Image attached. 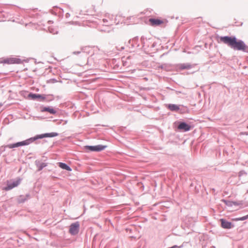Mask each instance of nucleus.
I'll return each mask as SVG.
<instances>
[{"label": "nucleus", "mask_w": 248, "mask_h": 248, "mask_svg": "<svg viewBox=\"0 0 248 248\" xmlns=\"http://www.w3.org/2000/svg\"><path fill=\"white\" fill-rule=\"evenodd\" d=\"M223 202L226 204V205H227L228 206H233L232 201L223 200Z\"/></svg>", "instance_id": "4be33fe9"}, {"label": "nucleus", "mask_w": 248, "mask_h": 248, "mask_svg": "<svg viewBox=\"0 0 248 248\" xmlns=\"http://www.w3.org/2000/svg\"><path fill=\"white\" fill-rule=\"evenodd\" d=\"M35 164L36 167L38 168V171H41L43 169V168H44L47 165V163L41 162L40 161L37 160L35 161Z\"/></svg>", "instance_id": "ddd939ff"}, {"label": "nucleus", "mask_w": 248, "mask_h": 248, "mask_svg": "<svg viewBox=\"0 0 248 248\" xmlns=\"http://www.w3.org/2000/svg\"><path fill=\"white\" fill-rule=\"evenodd\" d=\"M233 205H239L242 204V202H234L232 201Z\"/></svg>", "instance_id": "393cba45"}, {"label": "nucleus", "mask_w": 248, "mask_h": 248, "mask_svg": "<svg viewBox=\"0 0 248 248\" xmlns=\"http://www.w3.org/2000/svg\"><path fill=\"white\" fill-rule=\"evenodd\" d=\"M49 30L50 32H51L52 34H57V31H55V30L49 28Z\"/></svg>", "instance_id": "a878e982"}, {"label": "nucleus", "mask_w": 248, "mask_h": 248, "mask_svg": "<svg viewBox=\"0 0 248 248\" xmlns=\"http://www.w3.org/2000/svg\"><path fill=\"white\" fill-rule=\"evenodd\" d=\"M178 68L181 70L190 69L193 67V65L189 63H180L177 65Z\"/></svg>", "instance_id": "9b49d317"}, {"label": "nucleus", "mask_w": 248, "mask_h": 248, "mask_svg": "<svg viewBox=\"0 0 248 248\" xmlns=\"http://www.w3.org/2000/svg\"><path fill=\"white\" fill-rule=\"evenodd\" d=\"M220 221L221 226L224 229H229L233 227V225L232 224V222L228 221L225 219L221 218Z\"/></svg>", "instance_id": "9d476101"}, {"label": "nucleus", "mask_w": 248, "mask_h": 248, "mask_svg": "<svg viewBox=\"0 0 248 248\" xmlns=\"http://www.w3.org/2000/svg\"><path fill=\"white\" fill-rule=\"evenodd\" d=\"M21 62V60L20 59L16 58L5 59L1 62L2 63L7 64L20 63Z\"/></svg>", "instance_id": "1a4fd4ad"}, {"label": "nucleus", "mask_w": 248, "mask_h": 248, "mask_svg": "<svg viewBox=\"0 0 248 248\" xmlns=\"http://www.w3.org/2000/svg\"><path fill=\"white\" fill-rule=\"evenodd\" d=\"M140 41L143 48L146 49L149 47L150 39L147 40L144 36H142L140 38Z\"/></svg>", "instance_id": "4468645a"}, {"label": "nucleus", "mask_w": 248, "mask_h": 248, "mask_svg": "<svg viewBox=\"0 0 248 248\" xmlns=\"http://www.w3.org/2000/svg\"><path fill=\"white\" fill-rule=\"evenodd\" d=\"M2 106V104L1 103L0 104V108Z\"/></svg>", "instance_id": "7c9ffc66"}, {"label": "nucleus", "mask_w": 248, "mask_h": 248, "mask_svg": "<svg viewBox=\"0 0 248 248\" xmlns=\"http://www.w3.org/2000/svg\"><path fill=\"white\" fill-rule=\"evenodd\" d=\"M103 23L105 24L106 26H109L111 25V23L109 22L108 20L106 18H104L103 19Z\"/></svg>", "instance_id": "5701e85b"}, {"label": "nucleus", "mask_w": 248, "mask_h": 248, "mask_svg": "<svg viewBox=\"0 0 248 248\" xmlns=\"http://www.w3.org/2000/svg\"><path fill=\"white\" fill-rule=\"evenodd\" d=\"M167 108L172 111H178L180 108L179 106L176 104H169L167 105Z\"/></svg>", "instance_id": "dca6fc26"}, {"label": "nucleus", "mask_w": 248, "mask_h": 248, "mask_svg": "<svg viewBox=\"0 0 248 248\" xmlns=\"http://www.w3.org/2000/svg\"><path fill=\"white\" fill-rule=\"evenodd\" d=\"M177 128L183 131H188L191 129V126L185 122H179Z\"/></svg>", "instance_id": "6e6552de"}, {"label": "nucleus", "mask_w": 248, "mask_h": 248, "mask_svg": "<svg viewBox=\"0 0 248 248\" xmlns=\"http://www.w3.org/2000/svg\"><path fill=\"white\" fill-rule=\"evenodd\" d=\"M34 141V140L33 137H31L22 141L8 144L7 147L10 149H12L17 148L19 146L28 145Z\"/></svg>", "instance_id": "f03ea898"}, {"label": "nucleus", "mask_w": 248, "mask_h": 248, "mask_svg": "<svg viewBox=\"0 0 248 248\" xmlns=\"http://www.w3.org/2000/svg\"><path fill=\"white\" fill-rule=\"evenodd\" d=\"M42 112H48L51 114H55L57 113L56 110L49 107H44L41 109Z\"/></svg>", "instance_id": "2eb2a0df"}, {"label": "nucleus", "mask_w": 248, "mask_h": 248, "mask_svg": "<svg viewBox=\"0 0 248 248\" xmlns=\"http://www.w3.org/2000/svg\"><path fill=\"white\" fill-rule=\"evenodd\" d=\"M138 37H135L132 40H130L129 43L131 44L132 47H135L136 46L137 47H139V44L138 43Z\"/></svg>", "instance_id": "6ab92c4d"}, {"label": "nucleus", "mask_w": 248, "mask_h": 248, "mask_svg": "<svg viewBox=\"0 0 248 248\" xmlns=\"http://www.w3.org/2000/svg\"><path fill=\"white\" fill-rule=\"evenodd\" d=\"M58 166L62 169L66 170L69 171L72 170V169L70 168V167L65 163L59 162Z\"/></svg>", "instance_id": "a211bd4d"}, {"label": "nucleus", "mask_w": 248, "mask_h": 248, "mask_svg": "<svg viewBox=\"0 0 248 248\" xmlns=\"http://www.w3.org/2000/svg\"><path fill=\"white\" fill-rule=\"evenodd\" d=\"M155 43H153V44L152 45V47H154L155 46Z\"/></svg>", "instance_id": "c756f323"}, {"label": "nucleus", "mask_w": 248, "mask_h": 248, "mask_svg": "<svg viewBox=\"0 0 248 248\" xmlns=\"http://www.w3.org/2000/svg\"><path fill=\"white\" fill-rule=\"evenodd\" d=\"M220 41L233 50L248 53V46L246 45L243 40L237 39L235 36H221Z\"/></svg>", "instance_id": "f257e3e1"}, {"label": "nucleus", "mask_w": 248, "mask_h": 248, "mask_svg": "<svg viewBox=\"0 0 248 248\" xmlns=\"http://www.w3.org/2000/svg\"><path fill=\"white\" fill-rule=\"evenodd\" d=\"M58 135V133L57 132H51V133H47L40 135H37L33 137L34 140L35 141L38 139H41L44 138H52Z\"/></svg>", "instance_id": "423d86ee"}, {"label": "nucleus", "mask_w": 248, "mask_h": 248, "mask_svg": "<svg viewBox=\"0 0 248 248\" xmlns=\"http://www.w3.org/2000/svg\"><path fill=\"white\" fill-rule=\"evenodd\" d=\"M246 216L247 217V219H248V214L247 215H246Z\"/></svg>", "instance_id": "2f4dec72"}, {"label": "nucleus", "mask_w": 248, "mask_h": 248, "mask_svg": "<svg viewBox=\"0 0 248 248\" xmlns=\"http://www.w3.org/2000/svg\"><path fill=\"white\" fill-rule=\"evenodd\" d=\"M116 47H117V50H118L119 51H122L123 50H124V46H121L120 48L118 47V46H117Z\"/></svg>", "instance_id": "cd10ccee"}, {"label": "nucleus", "mask_w": 248, "mask_h": 248, "mask_svg": "<svg viewBox=\"0 0 248 248\" xmlns=\"http://www.w3.org/2000/svg\"><path fill=\"white\" fill-rule=\"evenodd\" d=\"M79 223L78 221L72 223L69 227V233L73 235L77 234L79 232Z\"/></svg>", "instance_id": "39448f33"}, {"label": "nucleus", "mask_w": 248, "mask_h": 248, "mask_svg": "<svg viewBox=\"0 0 248 248\" xmlns=\"http://www.w3.org/2000/svg\"><path fill=\"white\" fill-rule=\"evenodd\" d=\"M88 48V47H85L84 48L82 49V50L81 51H74L73 52V54H79L81 53H84L85 52L86 50Z\"/></svg>", "instance_id": "412c9836"}, {"label": "nucleus", "mask_w": 248, "mask_h": 248, "mask_svg": "<svg viewBox=\"0 0 248 248\" xmlns=\"http://www.w3.org/2000/svg\"><path fill=\"white\" fill-rule=\"evenodd\" d=\"M149 21L151 23V24L153 26L156 25H160L162 23H163L162 20L159 19H155V18H151L149 19Z\"/></svg>", "instance_id": "f3484780"}, {"label": "nucleus", "mask_w": 248, "mask_h": 248, "mask_svg": "<svg viewBox=\"0 0 248 248\" xmlns=\"http://www.w3.org/2000/svg\"><path fill=\"white\" fill-rule=\"evenodd\" d=\"M70 14H69V13H67L65 14V17H66V18H67L69 17H70Z\"/></svg>", "instance_id": "c85d7f7f"}, {"label": "nucleus", "mask_w": 248, "mask_h": 248, "mask_svg": "<svg viewBox=\"0 0 248 248\" xmlns=\"http://www.w3.org/2000/svg\"><path fill=\"white\" fill-rule=\"evenodd\" d=\"M123 65H124V66H125V63H123Z\"/></svg>", "instance_id": "473e14b6"}, {"label": "nucleus", "mask_w": 248, "mask_h": 248, "mask_svg": "<svg viewBox=\"0 0 248 248\" xmlns=\"http://www.w3.org/2000/svg\"><path fill=\"white\" fill-rule=\"evenodd\" d=\"M31 198L30 194H26L25 195H20L17 198V202L19 203H22L25 202L27 200Z\"/></svg>", "instance_id": "f8f14e48"}, {"label": "nucleus", "mask_w": 248, "mask_h": 248, "mask_svg": "<svg viewBox=\"0 0 248 248\" xmlns=\"http://www.w3.org/2000/svg\"><path fill=\"white\" fill-rule=\"evenodd\" d=\"M107 147V145L99 144L95 146L87 145L84 147V148L86 150L91 152H100L105 149Z\"/></svg>", "instance_id": "7ed1b4c3"}, {"label": "nucleus", "mask_w": 248, "mask_h": 248, "mask_svg": "<svg viewBox=\"0 0 248 248\" xmlns=\"http://www.w3.org/2000/svg\"><path fill=\"white\" fill-rule=\"evenodd\" d=\"M247 219V217L246 216H244V217H240L239 218L237 219L238 220H241V221H243V220H245Z\"/></svg>", "instance_id": "bb28decb"}, {"label": "nucleus", "mask_w": 248, "mask_h": 248, "mask_svg": "<svg viewBox=\"0 0 248 248\" xmlns=\"http://www.w3.org/2000/svg\"><path fill=\"white\" fill-rule=\"evenodd\" d=\"M44 101L50 102L54 100V98L53 95L51 94H44Z\"/></svg>", "instance_id": "aec40b11"}, {"label": "nucleus", "mask_w": 248, "mask_h": 248, "mask_svg": "<svg viewBox=\"0 0 248 248\" xmlns=\"http://www.w3.org/2000/svg\"><path fill=\"white\" fill-rule=\"evenodd\" d=\"M44 95L41 94H37L32 93H30L28 97L33 100H37L40 102H44Z\"/></svg>", "instance_id": "0eeeda50"}, {"label": "nucleus", "mask_w": 248, "mask_h": 248, "mask_svg": "<svg viewBox=\"0 0 248 248\" xmlns=\"http://www.w3.org/2000/svg\"><path fill=\"white\" fill-rule=\"evenodd\" d=\"M21 181V180L20 178H18L15 181L10 182L8 181L7 186L4 188V189L6 191H8L17 186L20 184Z\"/></svg>", "instance_id": "20e7f679"}, {"label": "nucleus", "mask_w": 248, "mask_h": 248, "mask_svg": "<svg viewBox=\"0 0 248 248\" xmlns=\"http://www.w3.org/2000/svg\"><path fill=\"white\" fill-rule=\"evenodd\" d=\"M247 173L245 170H242L239 171L238 176L239 177H241L242 176L244 175H247Z\"/></svg>", "instance_id": "b1692460"}]
</instances>
